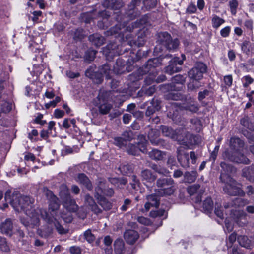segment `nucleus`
Wrapping results in <instances>:
<instances>
[{
	"mask_svg": "<svg viewBox=\"0 0 254 254\" xmlns=\"http://www.w3.org/2000/svg\"><path fill=\"white\" fill-rule=\"evenodd\" d=\"M160 129L163 135L170 137L175 140L177 139L179 132H176L170 127L163 125L161 126Z\"/></svg>",
	"mask_w": 254,
	"mask_h": 254,
	"instance_id": "c85d7f7f",
	"label": "nucleus"
},
{
	"mask_svg": "<svg viewBox=\"0 0 254 254\" xmlns=\"http://www.w3.org/2000/svg\"><path fill=\"white\" fill-rule=\"evenodd\" d=\"M150 158L154 160H161L163 159L165 153L159 150L154 149L148 153Z\"/></svg>",
	"mask_w": 254,
	"mask_h": 254,
	"instance_id": "4c0bfd02",
	"label": "nucleus"
},
{
	"mask_svg": "<svg viewBox=\"0 0 254 254\" xmlns=\"http://www.w3.org/2000/svg\"><path fill=\"white\" fill-rule=\"evenodd\" d=\"M233 205L235 207H242L249 203L248 200L241 198H236L233 201Z\"/></svg>",
	"mask_w": 254,
	"mask_h": 254,
	"instance_id": "09e8293b",
	"label": "nucleus"
},
{
	"mask_svg": "<svg viewBox=\"0 0 254 254\" xmlns=\"http://www.w3.org/2000/svg\"><path fill=\"white\" fill-rule=\"evenodd\" d=\"M183 64V61L179 60V57H174L171 61L170 64L165 68V72L172 75L174 73L181 70V66Z\"/></svg>",
	"mask_w": 254,
	"mask_h": 254,
	"instance_id": "ddd939ff",
	"label": "nucleus"
},
{
	"mask_svg": "<svg viewBox=\"0 0 254 254\" xmlns=\"http://www.w3.org/2000/svg\"><path fill=\"white\" fill-rule=\"evenodd\" d=\"M44 193L47 199L49 200V211L50 216H57V213L60 208V203L58 202V198L53 194L52 191L47 189H44Z\"/></svg>",
	"mask_w": 254,
	"mask_h": 254,
	"instance_id": "1a4fd4ad",
	"label": "nucleus"
},
{
	"mask_svg": "<svg viewBox=\"0 0 254 254\" xmlns=\"http://www.w3.org/2000/svg\"><path fill=\"white\" fill-rule=\"evenodd\" d=\"M125 68V62L122 60L117 59L115 64L113 66V72L116 74L123 73Z\"/></svg>",
	"mask_w": 254,
	"mask_h": 254,
	"instance_id": "c9c22d12",
	"label": "nucleus"
},
{
	"mask_svg": "<svg viewBox=\"0 0 254 254\" xmlns=\"http://www.w3.org/2000/svg\"><path fill=\"white\" fill-rule=\"evenodd\" d=\"M96 106L99 112L103 115L108 114L112 108V105L108 102L107 93L100 92L95 100Z\"/></svg>",
	"mask_w": 254,
	"mask_h": 254,
	"instance_id": "0eeeda50",
	"label": "nucleus"
},
{
	"mask_svg": "<svg viewBox=\"0 0 254 254\" xmlns=\"http://www.w3.org/2000/svg\"><path fill=\"white\" fill-rule=\"evenodd\" d=\"M151 105L149 106L145 112L146 116H150L152 115L156 111L160 110V102L158 100H155L153 99L150 103Z\"/></svg>",
	"mask_w": 254,
	"mask_h": 254,
	"instance_id": "cd10ccee",
	"label": "nucleus"
},
{
	"mask_svg": "<svg viewBox=\"0 0 254 254\" xmlns=\"http://www.w3.org/2000/svg\"><path fill=\"white\" fill-rule=\"evenodd\" d=\"M99 72L101 75L100 76L97 83H101L103 81L102 76L103 75L108 79H111L113 69H111V66L109 64H104L99 68Z\"/></svg>",
	"mask_w": 254,
	"mask_h": 254,
	"instance_id": "aec40b11",
	"label": "nucleus"
},
{
	"mask_svg": "<svg viewBox=\"0 0 254 254\" xmlns=\"http://www.w3.org/2000/svg\"><path fill=\"white\" fill-rule=\"evenodd\" d=\"M207 67L203 63L199 62L188 72V76L190 79L199 81L203 77V74L206 72Z\"/></svg>",
	"mask_w": 254,
	"mask_h": 254,
	"instance_id": "9b49d317",
	"label": "nucleus"
},
{
	"mask_svg": "<svg viewBox=\"0 0 254 254\" xmlns=\"http://www.w3.org/2000/svg\"><path fill=\"white\" fill-rule=\"evenodd\" d=\"M159 132L156 129H151L148 132V137L150 142L154 145H162L163 140L158 138Z\"/></svg>",
	"mask_w": 254,
	"mask_h": 254,
	"instance_id": "bb28decb",
	"label": "nucleus"
},
{
	"mask_svg": "<svg viewBox=\"0 0 254 254\" xmlns=\"http://www.w3.org/2000/svg\"><path fill=\"white\" fill-rule=\"evenodd\" d=\"M96 53L97 52L94 50H87L85 55V60L89 62L92 61L95 57Z\"/></svg>",
	"mask_w": 254,
	"mask_h": 254,
	"instance_id": "5fc2aeb1",
	"label": "nucleus"
},
{
	"mask_svg": "<svg viewBox=\"0 0 254 254\" xmlns=\"http://www.w3.org/2000/svg\"><path fill=\"white\" fill-rule=\"evenodd\" d=\"M0 249L3 252H8L10 248L7 243L6 239L0 236Z\"/></svg>",
	"mask_w": 254,
	"mask_h": 254,
	"instance_id": "864d4df0",
	"label": "nucleus"
},
{
	"mask_svg": "<svg viewBox=\"0 0 254 254\" xmlns=\"http://www.w3.org/2000/svg\"><path fill=\"white\" fill-rule=\"evenodd\" d=\"M137 220L139 223L145 225H149L151 223L149 219L143 216L138 217L137 218Z\"/></svg>",
	"mask_w": 254,
	"mask_h": 254,
	"instance_id": "69168bd1",
	"label": "nucleus"
},
{
	"mask_svg": "<svg viewBox=\"0 0 254 254\" xmlns=\"http://www.w3.org/2000/svg\"><path fill=\"white\" fill-rule=\"evenodd\" d=\"M61 100V98L59 96L56 97L55 100L50 101L49 103H47L45 105V107L47 109L49 108L50 107H55L58 103H59Z\"/></svg>",
	"mask_w": 254,
	"mask_h": 254,
	"instance_id": "e2e57ef3",
	"label": "nucleus"
},
{
	"mask_svg": "<svg viewBox=\"0 0 254 254\" xmlns=\"http://www.w3.org/2000/svg\"><path fill=\"white\" fill-rule=\"evenodd\" d=\"M84 238L89 243H91L95 240V236L92 233L90 229L85 231L83 234Z\"/></svg>",
	"mask_w": 254,
	"mask_h": 254,
	"instance_id": "8fccbe9b",
	"label": "nucleus"
},
{
	"mask_svg": "<svg viewBox=\"0 0 254 254\" xmlns=\"http://www.w3.org/2000/svg\"><path fill=\"white\" fill-rule=\"evenodd\" d=\"M131 200L128 198L124 200L120 209L122 211H126L131 205Z\"/></svg>",
	"mask_w": 254,
	"mask_h": 254,
	"instance_id": "13d9d810",
	"label": "nucleus"
},
{
	"mask_svg": "<svg viewBox=\"0 0 254 254\" xmlns=\"http://www.w3.org/2000/svg\"><path fill=\"white\" fill-rule=\"evenodd\" d=\"M119 170L123 175H127L131 173L133 171V168L131 165L124 163L120 165Z\"/></svg>",
	"mask_w": 254,
	"mask_h": 254,
	"instance_id": "c03bdc74",
	"label": "nucleus"
},
{
	"mask_svg": "<svg viewBox=\"0 0 254 254\" xmlns=\"http://www.w3.org/2000/svg\"><path fill=\"white\" fill-rule=\"evenodd\" d=\"M110 182L117 187L121 188L127 183V180L124 178H112L110 179Z\"/></svg>",
	"mask_w": 254,
	"mask_h": 254,
	"instance_id": "37998d69",
	"label": "nucleus"
},
{
	"mask_svg": "<svg viewBox=\"0 0 254 254\" xmlns=\"http://www.w3.org/2000/svg\"><path fill=\"white\" fill-rule=\"evenodd\" d=\"M116 254H122L125 252V244L122 239H117L114 244Z\"/></svg>",
	"mask_w": 254,
	"mask_h": 254,
	"instance_id": "e433bc0d",
	"label": "nucleus"
},
{
	"mask_svg": "<svg viewBox=\"0 0 254 254\" xmlns=\"http://www.w3.org/2000/svg\"><path fill=\"white\" fill-rule=\"evenodd\" d=\"M142 181L144 184L153 183L156 179V176L149 169H144L141 172Z\"/></svg>",
	"mask_w": 254,
	"mask_h": 254,
	"instance_id": "a878e982",
	"label": "nucleus"
},
{
	"mask_svg": "<svg viewBox=\"0 0 254 254\" xmlns=\"http://www.w3.org/2000/svg\"><path fill=\"white\" fill-rule=\"evenodd\" d=\"M175 185V182L171 178H159L155 183L157 189L155 191L159 196L171 195L176 190Z\"/></svg>",
	"mask_w": 254,
	"mask_h": 254,
	"instance_id": "7ed1b4c3",
	"label": "nucleus"
},
{
	"mask_svg": "<svg viewBox=\"0 0 254 254\" xmlns=\"http://www.w3.org/2000/svg\"><path fill=\"white\" fill-rule=\"evenodd\" d=\"M242 80L243 82V86L245 87H247L249 84L252 83L254 81V79L249 75L244 76Z\"/></svg>",
	"mask_w": 254,
	"mask_h": 254,
	"instance_id": "680f3d73",
	"label": "nucleus"
},
{
	"mask_svg": "<svg viewBox=\"0 0 254 254\" xmlns=\"http://www.w3.org/2000/svg\"><path fill=\"white\" fill-rule=\"evenodd\" d=\"M139 141L136 144H129L127 148V151L129 154L133 155H136L138 153L141 151L143 153L147 152V141L145 137L143 135H140L138 136Z\"/></svg>",
	"mask_w": 254,
	"mask_h": 254,
	"instance_id": "6e6552de",
	"label": "nucleus"
},
{
	"mask_svg": "<svg viewBox=\"0 0 254 254\" xmlns=\"http://www.w3.org/2000/svg\"><path fill=\"white\" fill-rule=\"evenodd\" d=\"M123 6V2L121 0H113L112 9H119Z\"/></svg>",
	"mask_w": 254,
	"mask_h": 254,
	"instance_id": "052dcab7",
	"label": "nucleus"
},
{
	"mask_svg": "<svg viewBox=\"0 0 254 254\" xmlns=\"http://www.w3.org/2000/svg\"><path fill=\"white\" fill-rule=\"evenodd\" d=\"M159 64L158 60L156 58L150 59L148 60L146 64L144 65V72L148 73L154 69L155 67L157 66Z\"/></svg>",
	"mask_w": 254,
	"mask_h": 254,
	"instance_id": "f704fd0d",
	"label": "nucleus"
},
{
	"mask_svg": "<svg viewBox=\"0 0 254 254\" xmlns=\"http://www.w3.org/2000/svg\"><path fill=\"white\" fill-rule=\"evenodd\" d=\"M69 252L71 254H81V253L80 248L76 246L71 247L69 249Z\"/></svg>",
	"mask_w": 254,
	"mask_h": 254,
	"instance_id": "774afa93",
	"label": "nucleus"
},
{
	"mask_svg": "<svg viewBox=\"0 0 254 254\" xmlns=\"http://www.w3.org/2000/svg\"><path fill=\"white\" fill-rule=\"evenodd\" d=\"M219 147L220 146L219 145H216L215 147L214 150L212 152V153L210 154L209 159L210 160H212L213 162H214L216 159L218 152L219 149Z\"/></svg>",
	"mask_w": 254,
	"mask_h": 254,
	"instance_id": "0e129e2a",
	"label": "nucleus"
},
{
	"mask_svg": "<svg viewBox=\"0 0 254 254\" xmlns=\"http://www.w3.org/2000/svg\"><path fill=\"white\" fill-rule=\"evenodd\" d=\"M140 24H142L141 21L133 22L128 26H127V24H117L109 30L105 32V34L107 36L114 35L115 37L118 35L122 37L123 40L125 37L127 40L128 39V34H126V32H131L134 28L138 27Z\"/></svg>",
	"mask_w": 254,
	"mask_h": 254,
	"instance_id": "20e7f679",
	"label": "nucleus"
},
{
	"mask_svg": "<svg viewBox=\"0 0 254 254\" xmlns=\"http://www.w3.org/2000/svg\"><path fill=\"white\" fill-rule=\"evenodd\" d=\"M125 241L127 243L132 245L134 244L139 238L138 232L133 230H127L124 234Z\"/></svg>",
	"mask_w": 254,
	"mask_h": 254,
	"instance_id": "6ab92c4d",
	"label": "nucleus"
},
{
	"mask_svg": "<svg viewBox=\"0 0 254 254\" xmlns=\"http://www.w3.org/2000/svg\"><path fill=\"white\" fill-rule=\"evenodd\" d=\"M187 191L190 195H194L198 193V195L195 199V202L196 203H200L201 201V195L204 191L202 188H201L199 184H194L187 188Z\"/></svg>",
	"mask_w": 254,
	"mask_h": 254,
	"instance_id": "dca6fc26",
	"label": "nucleus"
},
{
	"mask_svg": "<svg viewBox=\"0 0 254 254\" xmlns=\"http://www.w3.org/2000/svg\"><path fill=\"white\" fill-rule=\"evenodd\" d=\"M241 124L251 130H254V123L252 122L248 116H245L240 121Z\"/></svg>",
	"mask_w": 254,
	"mask_h": 254,
	"instance_id": "ea45409f",
	"label": "nucleus"
},
{
	"mask_svg": "<svg viewBox=\"0 0 254 254\" xmlns=\"http://www.w3.org/2000/svg\"><path fill=\"white\" fill-rule=\"evenodd\" d=\"M127 142V141H130L133 138V133L131 131H125L122 134V137Z\"/></svg>",
	"mask_w": 254,
	"mask_h": 254,
	"instance_id": "bf43d9fd",
	"label": "nucleus"
},
{
	"mask_svg": "<svg viewBox=\"0 0 254 254\" xmlns=\"http://www.w3.org/2000/svg\"><path fill=\"white\" fill-rule=\"evenodd\" d=\"M186 76L185 75L178 74L172 78V83H177L183 84L186 81Z\"/></svg>",
	"mask_w": 254,
	"mask_h": 254,
	"instance_id": "3c124183",
	"label": "nucleus"
},
{
	"mask_svg": "<svg viewBox=\"0 0 254 254\" xmlns=\"http://www.w3.org/2000/svg\"><path fill=\"white\" fill-rule=\"evenodd\" d=\"M177 159L182 167H189V157L188 154L185 151L184 147L180 146L178 148Z\"/></svg>",
	"mask_w": 254,
	"mask_h": 254,
	"instance_id": "4468645a",
	"label": "nucleus"
},
{
	"mask_svg": "<svg viewBox=\"0 0 254 254\" xmlns=\"http://www.w3.org/2000/svg\"><path fill=\"white\" fill-rule=\"evenodd\" d=\"M48 215L52 219V221L51 223H48L47 222H46L48 224H50L53 223L55 229L59 234L64 235L66 234L68 232V231L65 229L64 227L59 223V221L58 220L57 216H55V217L53 216V218H52L49 214Z\"/></svg>",
	"mask_w": 254,
	"mask_h": 254,
	"instance_id": "c756f323",
	"label": "nucleus"
},
{
	"mask_svg": "<svg viewBox=\"0 0 254 254\" xmlns=\"http://www.w3.org/2000/svg\"><path fill=\"white\" fill-rule=\"evenodd\" d=\"M251 43L249 41H244L241 44V50L242 51L247 54H248L251 49Z\"/></svg>",
	"mask_w": 254,
	"mask_h": 254,
	"instance_id": "603ef678",
	"label": "nucleus"
},
{
	"mask_svg": "<svg viewBox=\"0 0 254 254\" xmlns=\"http://www.w3.org/2000/svg\"><path fill=\"white\" fill-rule=\"evenodd\" d=\"M157 39L159 44L165 46L169 50H174L179 45L178 39L173 40L171 35L167 32L158 33Z\"/></svg>",
	"mask_w": 254,
	"mask_h": 254,
	"instance_id": "39448f33",
	"label": "nucleus"
},
{
	"mask_svg": "<svg viewBox=\"0 0 254 254\" xmlns=\"http://www.w3.org/2000/svg\"><path fill=\"white\" fill-rule=\"evenodd\" d=\"M10 190H7L5 194V199L9 201L13 208L18 212L24 211L27 215L31 217V223L34 225L39 223V215L45 222L51 223L52 219L49 216L47 211L43 209H34V199L28 196L18 197V192L15 191L12 197L10 196Z\"/></svg>",
	"mask_w": 254,
	"mask_h": 254,
	"instance_id": "f257e3e1",
	"label": "nucleus"
},
{
	"mask_svg": "<svg viewBox=\"0 0 254 254\" xmlns=\"http://www.w3.org/2000/svg\"><path fill=\"white\" fill-rule=\"evenodd\" d=\"M147 201L144 205L146 211H148L151 207H157L159 205V199L156 194H150L146 196Z\"/></svg>",
	"mask_w": 254,
	"mask_h": 254,
	"instance_id": "412c9836",
	"label": "nucleus"
},
{
	"mask_svg": "<svg viewBox=\"0 0 254 254\" xmlns=\"http://www.w3.org/2000/svg\"><path fill=\"white\" fill-rule=\"evenodd\" d=\"M141 0H132L128 6V16L131 18H134L139 14L136 7L140 5Z\"/></svg>",
	"mask_w": 254,
	"mask_h": 254,
	"instance_id": "393cba45",
	"label": "nucleus"
},
{
	"mask_svg": "<svg viewBox=\"0 0 254 254\" xmlns=\"http://www.w3.org/2000/svg\"><path fill=\"white\" fill-rule=\"evenodd\" d=\"M220 166L221 168L223 169L224 171H225L227 172H236V168H234L232 165H229L227 164L225 162H221L220 164Z\"/></svg>",
	"mask_w": 254,
	"mask_h": 254,
	"instance_id": "6e6d98bb",
	"label": "nucleus"
},
{
	"mask_svg": "<svg viewBox=\"0 0 254 254\" xmlns=\"http://www.w3.org/2000/svg\"><path fill=\"white\" fill-rule=\"evenodd\" d=\"M245 145L244 142L238 137H232L230 139L229 146L230 151L243 150Z\"/></svg>",
	"mask_w": 254,
	"mask_h": 254,
	"instance_id": "4be33fe9",
	"label": "nucleus"
},
{
	"mask_svg": "<svg viewBox=\"0 0 254 254\" xmlns=\"http://www.w3.org/2000/svg\"><path fill=\"white\" fill-rule=\"evenodd\" d=\"M243 150L234 151H225L223 154V157L231 162L243 164H249L250 160L242 152Z\"/></svg>",
	"mask_w": 254,
	"mask_h": 254,
	"instance_id": "423d86ee",
	"label": "nucleus"
},
{
	"mask_svg": "<svg viewBox=\"0 0 254 254\" xmlns=\"http://www.w3.org/2000/svg\"><path fill=\"white\" fill-rule=\"evenodd\" d=\"M230 27L226 26L222 29L220 31V34L223 37H227L229 36L230 32Z\"/></svg>",
	"mask_w": 254,
	"mask_h": 254,
	"instance_id": "338daca9",
	"label": "nucleus"
},
{
	"mask_svg": "<svg viewBox=\"0 0 254 254\" xmlns=\"http://www.w3.org/2000/svg\"><path fill=\"white\" fill-rule=\"evenodd\" d=\"M243 176L249 181L254 180V165L244 168L243 169Z\"/></svg>",
	"mask_w": 254,
	"mask_h": 254,
	"instance_id": "72a5a7b5",
	"label": "nucleus"
},
{
	"mask_svg": "<svg viewBox=\"0 0 254 254\" xmlns=\"http://www.w3.org/2000/svg\"><path fill=\"white\" fill-rule=\"evenodd\" d=\"M220 179L225 184L223 190L226 194L231 196L241 197L245 195V192L242 188V185L237 182L229 175L227 173H222Z\"/></svg>",
	"mask_w": 254,
	"mask_h": 254,
	"instance_id": "f03ea898",
	"label": "nucleus"
},
{
	"mask_svg": "<svg viewBox=\"0 0 254 254\" xmlns=\"http://www.w3.org/2000/svg\"><path fill=\"white\" fill-rule=\"evenodd\" d=\"M89 41L95 46L99 47L104 43L105 39L98 34L91 35L88 37Z\"/></svg>",
	"mask_w": 254,
	"mask_h": 254,
	"instance_id": "473e14b6",
	"label": "nucleus"
},
{
	"mask_svg": "<svg viewBox=\"0 0 254 254\" xmlns=\"http://www.w3.org/2000/svg\"><path fill=\"white\" fill-rule=\"evenodd\" d=\"M59 195L62 201L71 196L69 190L66 185L62 184L60 187Z\"/></svg>",
	"mask_w": 254,
	"mask_h": 254,
	"instance_id": "58836bf2",
	"label": "nucleus"
},
{
	"mask_svg": "<svg viewBox=\"0 0 254 254\" xmlns=\"http://www.w3.org/2000/svg\"><path fill=\"white\" fill-rule=\"evenodd\" d=\"M197 177V173L196 170H193L191 172H187L184 174L185 180L189 183L194 182Z\"/></svg>",
	"mask_w": 254,
	"mask_h": 254,
	"instance_id": "a19ab883",
	"label": "nucleus"
},
{
	"mask_svg": "<svg viewBox=\"0 0 254 254\" xmlns=\"http://www.w3.org/2000/svg\"><path fill=\"white\" fill-rule=\"evenodd\" d=\"M237 241L239 245L246 249H252L253 244L251 240L245 235H240L237 237Z\"/></svg>",
	"mask_w": 254,
	"mask_h": 254,
	"instance_id": "2f4dec72",
	"label": "nucleus"
},
{
	"mask_svg": "<svg viewBox=\"0 0 254 254\" xmlns=\"http://www.w3.org/2000/svg\"><path fill=\"white\" fill-rule=\"evenodd\" d=\"M1 232L5 234H11L13 229V224L10 219H6L0 225Z\"/></svg>",
	"mask_w": 254,
	"mask_h": 254,
	"instance_id": "7c9ffc66",
	"label": "nucleus"
},
{
	"mask_svg": "<svg viewBox=\"0 0 254 254\" xmlns=\"http://www.w3.org/2000/svg\"><path fill=\"white\" fill-rule=\"evenodd\" d=\"M161 89L164 92H168L165 95L166 99L168 100H179L183 99V95L180 92H176L180 90L179 87H177L173 84H166L161 86Z\"/></svg>",
	"mask_w": 254,
	"mask_h": 254,
	"instance_id": "9d476101",
	"label": "nucleus"
},
{
	"mask_svg": "<svg viewBox=\"0 0 254 254\" xmlns=\"http://www.w3.org/2000/svg\"><path fill=\"white\" fill-rule=\"evenodd\" d=\"M142 9L150 10L155 8L157 5V0H144Z\"/></svg>",
	"mask_w": 254,
	"mask_h": 254,
	"instance_id": "a18cd8bd",
	"label": "nucleus"
},
{
	"mask_svg": "<svg viewBox=\"0 0 254 254\" xmlns=\"http://www.w3.org/2000/svg\"><path fill=\"white\" fill-rule=\"evenodd\" d=\"M85 203L89 208L95 214H98L102 213V210L97 205L93 198L89 194H86L85 195Z\"/></svg>",
	"mask_w": 254,
	"mask_h": 254,
	"instance_id": "a211bd4d",
	"label": "nucleus"
},
{
	"mask_svg": "<svg viewBox=\"0 0 254 254\" xmlns=\"http://www.w3.org/2000/svg\"><path fill=\"white\" fill-rule=\"evenodd\" d=\"M239 3L238 0H230L228 2V6L231 13L235 15L237 13V10L238 8Z\"/></svg>",
	"mask_w": 254,
	"mask_h": 254,
	"instance_id": "49530a36",
	"label": "nucleus"
},
{
	"mask_svg": "<svg viewBox=\"0 0 254 254\" xmlns=\"http://www.w3.org/2000/svg\"><path fill=\"white\" fill-rule=\"evenodd\" d=\"M63 204L70 212H76L78 208V206L76 204L75 200L71 196L63 200Z\"/></svg>",
	"mask_w": 254,
	"mask_h": 254,
	"instance_id": "b1692460",
	"label": "nucleus"
},
{
	"mask_svg": "<svg viewBox=\"0 0 254 254\" xmlns=\"http://www.w3.org/2000/svg\"><path fill=\"white\" fill-rule=\"evenodd\" d=\"M235 222L240 227L246 226L248 223L247 214L243 211H235L233 214Z\"/></svg>",
	"mask_w": 254,
	"mask_h": 254,
	"instance_id": "2eb2a0df",
	"label": "nucleus"
},
{
	"mask_svg": "<svg viewBox=\"0 0 254 254\" xmlns=\"http://www.w3.org/2000/svg\"><path fill=\"white\" fill-rule=\"evenodd\" d=\"M197 139L198 138L196 136L183 130L181 133L178 134L176 140L180 144L189 147L190 145L197 144L198 143Z\"/></svg>",
	"mask_w": 254,
	"mask_h": 254,
	"instance_id": "f8f14e48",
	"label": "nucleus"
},
{
	"mask_svg": "<svg viewBox=\"0 0 254 254\" xmlns=\"http://www.w3.org/2000/svg\"><path fill=\"white\" fill-rule=\"evenodd\" d=\"M203 209L206 213H210L213 207V202L210 197H208L203 202Z\"/></svg>",
	"mask_w": 254,
	"mask_h": 254,
	"instance_id": "79ce46f5",
	"label": "nucleus"
},
{
	"mask_svg": "<svg viewBox=\"0 0 254 254\" xmlns=\"http://www.w3.org/2000/svg\"><path fill=\"white\" fill-rule=\"evenodd\" d=\"M101 190L98 188L96 189V193L94 194V197L98 201L99 204L105 210H108L111 208V203L108 201V200L105 198L101 194Z\"/></svg>",
	"mask_w": 254,
	"mask_h": 254,
	"instance_id": "f3484780",
	"label": "nucleus"
},
{
	"mask_svg": "<svg viewBox=\"0 0 254 254\" xmlns=\"http://www.w3.org/2000/svg\"><path fill=\"white\" fill-rule=\"evenodd\" d=\"M116 146L120 148L124 147L127 144V142L122 137H117L114 138V143Z\"/></svg>",
	"mask_w": 254,
	"mask_h": 254,
	"instance_id": "4d7b16f0",
	"label": "nucleus"
},
{
	"mask_svg": "<svg viewBox=\"0 0 254 254\" xmlns=\"http://www.w3.org/2000/svg\"><path fill=\"white\" fill-rule=\"evenodd\" d=\"M225 22V20L217 15H214L212 19V26L214 28H218L221 25Z\"/></svg>",
	"mask_w": 254,
	"mask_h": 254,
	"instance_id": "de8ad7c7",
	"label": "nucleus"
},
{
	"mask_svg": "<svg viewBox=\"0 0 254 254\" xmlns=\"http://www.w3.org/2000/svg\"><path fill=\"white\" fill-rule=\"evenodd\" d=\"M76 182L84 185L88 190L93 188L92 184L88 177L84 173H79L75 178Z\"/></svg>",
	"mask_w": 254,
	"mask_h": 254,
	"instance_id": "5701e85b",
	"label": "nucleus"
}]
</instances>
